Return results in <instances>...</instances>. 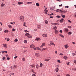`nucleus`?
<instances>
[{"label":"nucleus","instance_id":"obj_11","mask_svg":"<svg viewBox=\"0 0 76 76\" xmlns=\"http://www.w3.org/2000/svg\"><path fill=\"white\" fill-rule=\"evenodd\" d=\"M35 55L36 56H37V57H39V54L38 53H36Z\"/></svg>","mask_w":76,"mask_h":76},{"label":"nucleus","instance_id":"obj_9","mask_svg":"<svg viewBox=\"0 0 76 76\" xmlns=\"http://www.w3.org/2000/svg\"><path fill=\"white\" fill-rule=\"evenodd\" d=\"M18 4L20 5V4H23V3L21 2H19L18 3Z\"/></svg>","mask_w":76,"mask_h":76},{"label":"nucleus","instance_id":"obj_36","mask_svg":"<svg viewBox=\"0 0 76 76\" xmlns=\"http://www.w3.org/2000/svg\"><path fill=\"white\" fill-rule=\"evenodd\" d=\"M68 34L69 35H71V34H72V32H68Z\"/></svg>","mask_w":76,"mask_h":76},{"label":"nucleus","instance_id":"obj_44","mask_svg":"<svg viewBox=\"0 0 76 76\" xmlns=\"http://www.w3.org/2000/svg\"><path fill=\"white\" fill-rule=\"evenodd\" d=\"M68 28H72V26H68Z\"/></svg>","mask_w":76,"mask_h":76},{"label":"nucleus","instance_id":"obj_62","mask_svg":"<svg viewBox=\"0 0 76 76\" xmlns=\"http://www.w3.org/2000/svg\"><path fill=\"white\" fill-rule=\"evenodd\" d=\"M73 70H75V71H76V68L75 69H73Z\"/></svg>","mask_w":76,"mask_h":76},{"label":"nucleus","instance_id":"obj_16","mask_svg":"<svg viewBox=\"0 0 76 76\" xmlns=\"http://www.w3.org/2000/svg\"><path fill=\"white\" fill-rule=\"evenodd\" d=\"M1 7H4V6H5V4L3 3H2L1 5Z\"/></svg>","mask_w":76,"mask_h":76},{"label":"nucleus","instance_id":"obj_12","mask_svg":"<svg viewBox=\"0 0 76 76\" xmlns=\"http://www.w3.org/2000/svg\"><path fill=\"white\" fill-rule=\"evenodd\" d=\"M63 20L64 19H61L60 20V23H63Z\"/></svg>","mask_w":76,"mask_h":76},{"label":"nucleus","instance_id":"obj_3","mask_svg":"<svg viewBox=\"0 0 76 76\" xmlns=\"http://www.w3.org/2000/svg\"><path fill=\"white\" fill-rule=\"evenodd\" d=\"M30 47V48H35V46L33 44L31 45Z\"/></svg>","mask_w":76,"mask_h":76},{"label":"nucleus","instance_id":"obj_49","mask_svg":"<svg viewBox=\"0 0 76 76\" xmlns=\"http://www.w3.org/2000/svg\"><path fill=\"white\" fill-rule=\"evenodd\" d=\"M5 56L6 57H9V55L7 54L5 55Z\"/></svg>","mask_w":76,"mask_h":76},{"label":"nucleus","instance_id":"obj_25","mask_svg":"<svg viewBox=\"0 0 76 76\" xmlns=\"http://www.w3.org/2000/svg\"><path fill=\"white\" fill-rule=\"evenodd\" d=\"M40 39V38H37L35 39V40H36V41H39Z\"/></svg>","mask_w":76,"mask_h":76},{"label":"nucleus","instance_id":"obj_28","mask_svg":"<svg viewBox=\"0 0 76 76\" xmlns=\"http://www.w3.org/2000/svg\"><path fill=\"white\" fill-rule=\"evenodd\" d=\"M34 50H39L40 49L39 48H37V49H36V48H34L33 49Z\"/></svg>","mask_w":76,"mask_h":76},{"label":"nucleus","instance_id":"obj_4","mask_svg":"<svg viewBox=\"0 0 76 76\" xmlns=\"http://www.w3.org/2000/svg\"><path fill=\"white\" fill-rule=\"evenodd\" d=\"M65 32H69V29L67 28H65L64 29Z\"/></svg>","mask_w":76,"mask_h":76},{"label":"nucleus","instance_id":"obj_30","mask_svg":"<svg viewBox=\"0 0 76 76\" xmlns=\"http://www.w3.org/2000/svg\"><path fill=\"white\" fill-rule=\"evenodd\" d=\"M8 26L10 28H12V26L9 25Z\"/></svg>","mask_w":76,"mask_h":76},{"label":"nucleus","instance_id":"obj_50","mask_svg":"<svg viewBox=\"0 0 76 76\" xmlns=\"http://www.w3.org/2000/svg\"><path fill=\"white\" fill-rule=\"evenodd\" d=\"M44 11L45 12H48V10H44Z\"/></svg>","mask_w":76,"mask_h":76},{"label":"nucleus","instance_id":"obj_20","mask_svg":"<svg viewBox=\"0 0 76 76\" xmlns=\"http://www.w3.org/2000/svg\"><path fill=\"white\" fill-rule=\"evenodd\" d=\"M17 67H18V66L16 65H14L13 67V69H15V68H17Z\"/></svg>","mask_w":76,"mask_h":76},{"label":"nucleus","instance_id":"obj_33","mask_svg":"<svg viewBox=\"0 0 76 76\" xmlns=\"http://www.w3.org/2000/svg\"><path fill=\"white\" fill-rule=\"evenodd\" d=\"M59 36H60V37H62V38H64V36L62 34H59Z\"/></svg>","mask_w":76,"mask_h":76},{"label":"nucleus","instance_id":"obj_61","mask_svg":"<svg viewBox=\"0 0 76 76\" xmlns=\"http://www.w3.org/2000/svg\"><path fill=\"white\" fill-rule=\"evenodd\" d=\"M66 76H70V75L69 74H67L66 75Z\"/></svg>","mask_w":76,"mask_h":76},{"label":"nucleus","instance_id":"obj_47","mask_svg":"<svg viewBox=\"0 0 76 76\" xmlns=\"http://www.w3.org/2000/svg\"><path fill=\"white\" fill-rule=\"evenodd\" d=\"M65 8H69V6H65Z\"/></svg>","mask_w":76,"mask_h":76},{"label":"nucleus","instance_id":"obj_24","mask_svg":"<svg viewBox=\"0 0 76 76\" xmlns=\"http://www.w3.org/2000/svg\"><path fill=\"white\" fill-rule=\"evenodd\" d=\"M56 12H60L61 11V10H60L59 9H57L56 10Z\"/></svg>","mask_w":76,"mask_h":76},{"label":"nucleus","instance_id":"obj_26","mask_svg":"<svg viewBox=\"0 0 76 76\" xmlns=\"http://www.w3.org/2000/svg\"><path fill=\"white\" fill-rule=\"evenodd\" d=\"M36 69H38V67H39V65H38V64H37L36 65Z\"/></svg>","mask_w":76,"mask_h":76},{"label":"nucleus","instance_id":"obj_58","mask_svg":"<svg viewBox=\"0 0 76 76\" xmlns=\"http://www.w3.org/2000/svg\"><path fill=\"white\" fill-rule=\"evenodd\" d=\"M63 6V4H61V5H59V7H60V6Z\"/></svg>","mask_w":76,"mask_h":76},{"label":"nucleus","instance_id":"obj_41","mask_svg":"<svg viewBox=\"0 0 76 76\" xmlns=\"http://www.w3.org/2000/svg\"><path fill=\"white\" fill-rule=\"evenodd\" d=\"M53 13H51L50 14H48V15H50V16H52V15H53Z\"/></svg>","mask_w":76,"mask_h":76},{"label":"nucleus","instance_id":"obj_1","mask_svg":"<svg viewBox=\"0 0 76 76\" xmlns=\"http://www.w3.org/2000/svg\"><path fill=\"white\" fill-rule=\"evenodd\" d=\"M26 36H27V38H31L32 37L31 35L29 33H26L25 34Z\"/></svg>","mask_w":76,"mask_h":76},{"label":"nucleus","instance_id":"obj_22","mask_svg":"<svg viewBox=\"0 0 76 76\" xmlns=\"http://www.w3.org/2000/svg\"><path fill=\"white\" fill-rule=\"evenodd\" d=\"M45 23L46 24H48V21L47 20H45Z\"/></svg>","mask_w":76,"mask_h":76},{"label":"nucleus","instance_id":"obj_45","mask_svg":"<svg viewBox=\"0 0 76 76\" xmlns=\"http://www.w3.org/2000/svg\"><path fill=\"white\" fill-rule=\"evenodd\" d=\"M57 61L58 63H61V62H60V60H58Z\"/></svg>","mask_w":76,"mask_h":76},{"label":"nucleus","instance_id":"obj_13","mask_svg":"<svg viewBox=\"0 0 76 76\" xmlns=\"http://www.w3.org/2000/svg\"><path fill=\"white\" fill-rule=\"evenodd\" d=\"M50 59H45L44 60L45 61H50Z\"/></svg>","mask_w":76,"mask_h":76},{"label":"nucleus","instance_id":"obj_51","mask_svg":"<svg viewBox=\"0 0 76 76\" xmlns=\"http://www.w3.org/2000/svg\"><path fill=\"white\" fill-rule=\"evenodd\" d=\"M59 32H61V33H62V32H63L61 30H60L59 31Z\"/></svg>","mask_w":76,"mask_h":76},{"label":"nucleus","instance_id":"obj_53","mask_svg":"<svg viewBox=\"0 0 76 76\" xmlns=\"http://www.w3.org/2000/svg\"><path fill=\"white\" fill-rule=\"evenodd\" d=\"M59 55H61V56H63V54H62V53H60L59 54Z\"/></svg>","mask_w":76,"mask_h":76},{"label":"nucleus","instance_id":"obj_46","mask_svg":"<svg viewBox=\"0 0 76 76\" xmlns=\"http://www.w3.org/2000/svg\"><path fill=\"white\" fill-rule=\"evenodd\" d=\"M7 41H9V40H10V39L8 38H7Z\"/></svg>","mask_w":76,"mask_h":76},{"label":"nucleus","instance_id":"obj_56","mask_svg":"<svg viewBox=\"0 0 76 76\" xmlns=\"http://www.w3.org/2000/svg\"><path fill=\"white\" fill-rule=\"evenodd\" d=\"M66 12H67V11H66L64 10V13H66Z\"/></svg>","mask_w":76,"mask_h":76},{"label":"nucleus","instance_id":"obj_55","mask_svg":"<svg viewBox=\"0 0 76 76\" xmlns=\"http://www.w3.org/2000/svg\"><path fill=\"white\" fill-rule=\"evenodd\" d=\"M7 60H10V58H9V57H7Z\"/></svg>","mask_w":76,"mask_h":76},{"label":"nucleus","instance_id":"obj_21","mask_svg":"<svg viewBox=\"0 0 76 76\" xmlns=\"http://www.w3.org/2000/svg\"><path fill=\"white\" fill-rule=\"evenodd\" d=\"M55 34H58V31L57 30H56L55 31Z\"/></svg>","mask_w":76,"mask_h":76},{"label":"nucleus","instance_id":"obj_54","mask_svg":"<svg viewBox=\"0 0 76 76\" xmlns=\"http://www.w3.org/2000/svg\"><path fill=\"white\" fill-rule=\"evenodd\" d=\"M18 58V56H16L14 57V58Z\"/></svg>","mask_w":76,"mask_h":76},{"label":"nucleus","instance_id":"obj_32","mask_svg":"<svg viewBox=\"0 0 76 76\" xmlns=\"http://www.w3.org/2000/svg\"><path fill=\"white\" fill-rule=\"evenodd\" d=\"M36 5L38 7V6H39V4L38 3H36Z\"/></svg>","mask_w":76,"mask_h":76},{"label":"nucleus","instance_id":"obj_17","mask_svg":"<svg viewBox=\"0 0 76 76\" xmlns=\"http://www.w3.org/2000/svg\"><path fill=\"white\" fill-rule=\"evenodd\" d=\"M53 25H59L58 23H53Z\"/></svg>","mask_w":76,"mask_h":76},{"label":"nucleus","instance_id":"obj_40","mask_svg":"<svg viewBox=\"0 0 76 76\" xmlns=\"http://www.w3.org/2000/svg\"><path fill=\"white\" fill-rule=\"evenodd\" d=\"M56 17L58 18H61V17H60V16H59L58 15H57L56 16Z\"/></svg>","mask_w":76,"mask_h":76},{"label":"nucleus","instance_id":"obj_59","mask_svg":"<svg viewBox=\"0 0 76 76\" xmlns=\"http://www.w3.org/2000/svg\"><path fill=\"white\" fill-rule=\"evenodd\" d=\"M74 63H75V64H76V61H74Z\"/></svg>","mask_w":76,"mask_h":76},{"label":"nucleus","instance_id":"obj_29","mask_svg":"<svg viewBox=\"0 0 76 76\" xmlns=\"http://www.w3.org/2000/svg\"><path fill=\"white\" fill-rule=\"evenodd\" d=\"M25 24H26V23L24 22L23 24V26H25L26 27H27V26H26V25H25Z\"/></svg>","mask_w":76,"mask_h":76},{"label":"nucleus","instance_id":"obj_15","mask_svg":"<svg viewBox=\"0 0 76 76\" xmlns=\"http://www.w3.org/2000/svg\"><path fill=\"white\" fill-rule=\"evenodd\" d=\"M64 47L65 48H68L69 47V45L67 44L66 45H65Z\"/></svg>","mask_w":76,"mask_h":76},{"label":"nucleus","instance_id":"obj_14","mask_svg":"<svg viewBox=\"0 0 76 76\" xmlns=\"http://www.w3.org/2000/svg\"><path fill=\"white\" fill-rule=\"evenodd\" d=\"M2 45L4 47H7V44H2Z\"/></svg>","mask_w":76,"mask_h":76},{"label":"nucleus","instance_id":"obj_39","mask_svg":"<svg viewBox=\"0 0 76 76\" xmlns=\"http://www.w3.org/2000/svg\"><path fill=\"white\" fill-rule=\"evenodd\" d=\"M18 40L17 39H15L14 40L15 42H18Z\"/></svg>","mask_w":76,"mask_h":76},{"label":"nucleus","instance_id":"obj_7","mask_svg":"<svg viewBox=\"0 0 76 76\" xmlns=\"http://www.w3.org/2000/svg\"><path fill=\"white\" fill-rule=\"evenodd\" d=\"M50 44H51V45H55V44L53 42H50Z\"/></svg>","mask_w":76,"mask_h":76},{"label":"nucleus","instance_id":"obj_19","mask_svg":"<svg viewBox=\"0 0 76 76\" xmlns=\"http://www.w3.org/2000/svg\"><path fill=\"white\" fill-rule=\"evenodd\" d=\"M42 66H43V64H42V63H41L40 64L39 67H42Z\"/></svg>","mask_w":76,"mask_h":76},{"label":"nucleus","instance_id":"obj_5","mask_svg":"<svg viewBox=\"0 0 76 76\" xmlns=\"http://www.w3.org/2000/svg\"><path fill=\"white\" fill-rule=\"evenodd\" d=\"M45 43H43L42 44V45L40 46V47L41 48L43 47V46H45Z\"/></svg>","mask_w":76,"mask_h":76},{"label":"nucleus","instance_id":"obj_8","mask_svg":"<svg viewBox=\"0 0 76 76\" xmlns=\"http://www.w3.org/2000/svg\"><path fill=\"white\" fill-rule=\"evenodd\" d=\"M68 58L67 57V56H65L64 57V58L65 60H67V59Z\"/></svg>","mask_w":76,"mask_h":76},{"label":"nucleus","instance_id":"obj_38","mask_svg":"<svg viewBox=\"0 0 76 76\" xmlns=\"http://www.w3.org/2000/svg\"><path fill=\"white\" fill-rule=\"evenodd\" d=\"M16 31V29H15V28H13L12 29V31Z\"/></svg>","mask_w":76,"mask_h":76},{"label":"nucleus","instance_id":"obj_64","mask_svg":"<svg viewBox=\"0 0 76 76\" xmlns=\"http://www.w3.org/2000/svg\"><path fill=\"white\" fill-rule=\"evenodd\" d=\"M24 42L26 43V42H27L26 41V40L24 41Z\"/></svg>","mask_w":76,"mask_h":76},{"label":"nucleus","instance_id":"obj_48","mask_svg":"<svg viewBox=\"0 0 76 76\" xmlns=\"http://www.w3.org/2000/svg\"><path fill=\"white\" fill-rule=\"evenodd\" d=\"M31 72H33V73H35V72H34V70H33V69H32L31 70Z\"/></svg>","mask_w":76,"mask_h":76},{"label":"nucleus","instance_id":"obj_42","mask_svg":"<svg viewBox=\"0 0 76 76\" xmlns=\"http://www.w3.org/2000/svg\"><path fill=\"white\" fill-rule=\"evenodd\" d=\"M62 18H66V16H65V15H63L62 16Z\"/></svg>","mask_w":76,"mask_h":76},{"label":"nucleus","instance_id":"obj_10","mask_svg":"<svg viewBox=\"0 0 76 76\" xmlns=\"http://www.w3.org/2000/svg\"><path fill=\"white\" fill-rule=\"evenodd\" d=\"M59 70V69H58V68H56L55 69L56 72V73H57V72H58V71Z\"/></svg>","mask_w":76,"mask_h":76},{"label":"nucleus","instance_id":"obj_2","mask_svg":"<svg viewBox=\"0 0 76 76\" xmlns=\"http://www.w3.org/2000/svg\"><path fill=\"white\" fill-rule=\"evenodd\" d=\"M20 19L21 21H23V20H24V17H23V16H21L20 17Z\"/></svg>","mask_w":76,"mask_h":76},{"label":"nucleus","instance_id":"obj_34","mask_svg":"<svg viewBox=\"0 0 76 76\" xmlns=\"http://www.w3.org/2000/svg\"><path fill=\"white\" fill-rule=\"evenodd\" d=\"M54 29H55V30H56V29H57V27L56 26H55L53 28Z\"/></svg>","mask_w":76,"mask_h":76},{"label":"nucleus","instance_id":"obj_57","mask_svg":"<svg viewBox=\"0 0 76 76\" xmlns=\"http://www.w3.org/2000/svg\"><path fill=\"white\" fill-rule=\"evenodd\" d=\"M68 22L70 23H72V21H71L70 20H68Z\"/></svg>","mask_w":76,"mask_h":76},{"label":"nucleus","instance_id":"obj_37","mask_svg":"<svg viewBox=\"0 0 76 76\" xmlns=\"http://www.w3.org/2000/svg\"><path fill=\"white\" fill-rule=\"evenodd\" d=\"M5 58H6V57H4L2 58V60H5Z\"/></svg>","mask_w":76,"mask_h":76},{"label":"nucleus","instance_id":"obj_35","mask_svg":"<svg viewBox=\"0 0 76 76\" xmlns=\"http://www.w3.org/2000/svg\"><path fill=\"white\" fill-rule=\"evenodd\" d=\"M23 61H25V58H23L22 59Z\"/></svg>","mask_w":76,"mask_h":76},{"label":"nucleus","instance_id":"obj_63","mask_svg":"<svg viewBox=\"0 0 76 76\" xmlns=\"http://www.w3.org/2000/svg\"><path fill=\"white\" fill-rule=\"evenodd\" d=\"M32 76H36V75H35V74H33L32 75Z\"/></svg>","mask_w":76,"mask_h":76},{"label":"nucleus","instance_id":"obj_27","mask_svg":"<svg viewBox=\"0 0 76 76\" xmlns=\"http://www.w3.org/2000/svg\"><path fill=\"white\" fill-rule=\"evenodd\" d=\"M45 48H41L40 49V50L41 51H44V50H45Z\"/></svg>","mask_w":76,"mask_h":76},{"label":"nucleus","instance_id":"obj_52","mask_svg":"<svg viewBox=\"0 0 76 76\" xmlns=\"http://www.w3.org/2000/svg\"><path fill=\"white\" fill-rule=\"evenodd\" d=\"M69 63H70L69 62H68L67 64V66H69Z\"/></svg>","mask_w":76,"mask_h":76},{"label":"nucleus","instance_id":"obj_31","mask_svg":"<svg viewBox=\"0 0 76 76\" xmlns=\"http://www.w3.org/2000/svg\"><path fill=\"white\" fill-rule=\"evenodd\" d=\"M27 4H32V2H27Z\"/></svg>","mask_w":76,"mask_h":76},{"label":"nucleus","instance_id":"obj_23","mask_svg":"<svg viewBox=\"0 0 76 76\" xmlns=\"http://www.w3.org/2000/svg\"><path fill=\"white\" fill-rule=\"evenodd\" d=\"M30 66L31 67H34V66H35V64H33L30 65Z\"/></svg>","mask_w":76,"mask_h":76},{"label":"nucleus","instance_id":"obj_6","mask_svg":"<svg viewBox=\"0 0 76 76\" xmlns=\"http://www.w3.org/2000/svg\"><path fill=\"white\" fill-rule=\"evenodd\" d=\"M42 36L43 37H47V34H42Z\"/></svg>","mask_w":76,"mask_h":76},{"label":"nucleus","instance_id":"obj_60","mask_svg":"<svg viewBox=\"0 0 76 76\" xmlns=\"http://www.w3.org/2000/svg\"><path fill=\"white\" fill-rule=\"evenodd\" d=\"M4 53H7V51H4Z\"/></svg>","mask_w":76,"mask_h":76},{"label":"nucleus","instance_id":"obj_18","mask_svg":"<svg viewBox=\"0 0 76 76\" xmlns=\"http://www.w3.org/2000/svg\"><path fill=\"white\" fill-rule=\"evenodd\" d=\"M8 32H9V31H8V30H5L4 31V32H5V33H7Z\"/></svg>","mask_w":76,"mask_h":76},{"label":"nucleus","instance_id":"obj_43","mask_svg":"<svg viewBox=\"0 0 76 76\" xmlns=\"http://www.w3.org/2000/svg\"><path fill=\"white\" fill-rule=\"evenodd\" d=\"M24 31H25V32H29V31L26 30H25Z\"/></svg>","mask_w":76,"mask_h":76}]
</instances>
